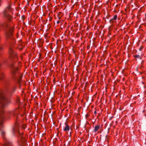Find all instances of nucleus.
Wrapping results in <instances>:
<instances>
[{"mask_svg":"<svg viewBox=\"0 0 146 146\" xmlns=\"http://www.w3.org/2000/svg\"><path fill=\"white\" fill-rule=\"evenodd\" d=\"M94 113L95 114H96V111H95Z\"/></svg>","mask_w":146,"mask_h":146,"instance_id":"nucleus-23","label":"nucleus"},{"mask_svg":"<svg viewBox=\"0 0 146 146\" xmlns=\"http://www.w3.org/2000/svg\"><path fill=\"white\" fill-rule=\"evenodd\" d=\"M14 29L13 27H9V30L7 33V36H10L12 35Z\"/></svg>","mask_w":146,"mask_h":146,"instance_id":"nucleus-6","label":"nucleus"},{"mask_svg":"<svg viewBox=\"0 0 146 146\" xmlns=\"http://www.w3.org/2000/svg\"><path fill=\"white\" fill-rule=\"evenodd\" d=\"M143 48V47H141L139 49V50L141 51L142 49Z\"/></svg>","mask_w":146,"mask_h":146,"instance_id":"nucleus-19","label":"nucleus"},{"mask_svg":"<svg viewBox=\"0 0 146 146\" xmlns=\"http://www.w3.org/2000/svg\"><path fill=\"white\" fill-rule=\"evenodd\" d=\"M2 0H0V7L1 6V1H2Z\"/></svg>","mask_w":146,"mask_h":146,"instance_id":"nucleus-20","label":"nucleus"},{"mask_svg":"<svg viewBox=\"0 0 146 146\" xmlns=\"http://www.w3.org/2000/svg\"><path fill=\"white\" fill-rule=\"evenodd\" d=\"M23 45L22 44L21 45V48H19L21 50H22V49L23 48Z\"/></svg>","mask_w":146,"mask_h":146,"instance_id":"nucleus-16","label":"nucleus"},{"mask_svg":"<svg viewBox=\"0 0 146 146\" xmlns=\"http://www.w3.org/2000/svg\"><path fill=\"white\" fill-rule=\"evenodd\" d=\"M19 99L18 98L16 102L17 103H19Z\"/></svg>","mask_w":146,"mask_h":146,"instance_id":"nucleus-18","label":"nucleus"},{"mask_svg":"<svg viewBox=\"0 0 146 146\" xmlns=\"http://www.w3.org/2000/svg\"><path fill=\"white\" fill-rule=\"evenodd\" d=\"M2 49V47L1 46H0V50H1Z\"/></svg>","mask_w":146,"mask_h":146,"instance_id":"nucleus-22","label":"nucleus"},{"mask_svg":"<svg viewBox=\"0 0 146 146\" xmlns=\"http://www.w3.org/2000/svg\"><path fill=\"white\" fill-rule=\"evenodd\" d=\"M4 146H12L11 143L8 140L5 141Z\"/></svg>","mask_w":146,"mask_h":146,"instance_id":"nucleus-7","label":"nucleus"},{"mask_svg":"<svg viewBox=\"0 0 146 146\" xmlns=\"http://www.w3.org/2000/svg\"><path fill=\"white\" fill-rule=\"evenodd\" d=\"M100 127V125H97L95 127L94 129V131L95 132Z\"/></svg>","mask_w":146,"mask_h":146,"instance_id":"nucleus-11","label":"nucleus"},{"mask_svg":"<svg viewBox=\"0 0 146 146\" xmlns=\"http://www.w3.org/2000/svg\"><path fill=\"white\" fill-rule=\"evenodd\" d=\"M10 55L11 58H13L16 60L17 58L16 53L13 51L11 47H10L9 49Z\"/></svg>","mask_w":146,"mask_h":146,"instance_id":"nucleus-4","label":"nucleus"},{"mask_svg":"<svg viewBox=\"0 0 146 146\" xmlns=\"http://www.w3.org/2000/svg\"><path fill=\"white\" fill-rule=\"evenodd\" d=\"M17 64H14V62H13L10 66L11 68V75L12 78L15 80H17L19 83L21 81V79L22 77V75L20 76L19 79L17 78V74L18 71V68L17 67Z\"/></svg>","mask_w":146,"mask_h":146,"instance_id":"nucleus-2","label":"nucleus"},{"mask_svg":"<svg viewBox=\"0 0 146 146\" xmlns=\"http://www.w3.org/2000/svg\"><path fill=\"white\" fill-rule=\"evenodd\" d=\"M26 125H24L23 126V129H25L26 127Z\"/></svg>","mask_w":146,"mask_h":146,"instance_id":"nucleus-15","label":"nucleus"},{"mask_svg":"<svg viewBox=\"0 0 146 146\" xmlns=\"http://www.w3.org/2000/svg\"><path fill=\"white\" fill-rule=\"evenodd\" d=\"M65 124L66 125V126L64 129V130L66 131H69L70 129V127L69 126L67 125H66V123H65Z\"/></svg>","mask_w":146,"mask_h":146,"instance_id":"nucleus-10","label":"nucleus"},{"mask_svg":"<svg viewBox=\"0 0 146 146\" xmlns=\"http://www.w3.org/2000/svg\"><path fill=\"white\" fill-rule=\"evenodd\" d=\"M89 116V115L88 114H86V118H87Z\"/></svg>","mask_w":146,"mask_h":146,"instance_id":"nucleus-17","label":"nucleus"},{"mask_svg":"<svg viewBox=\"0 0 146 146\" xmlns=\"http://www.w3.org/2000/svg\"><path fill=\"white\" fill-rule=\"evenodd\" d=\"M95 40V38H93V40Z\"/></svg>","mask_w":146,"mask_h":146,"instance_id":"nucleus-24","label":"nucleus"},{"mask_svg":"<svg viewBox=\"0 0 146 146\" xmlns=\"http://www.w3.org/2000/svg\"><path fill=\"white\" fill-rule=\"evenodd\" d=\"M19 110L17 109L15 111L13 112V115L15 117L17 116V115L19 114Z\"/></svg>","mask_w":146,"mask_h":146,"instance_id":"nucleus-9","label":"nucleus"},{"mask_svg":"<svg viewBox=\"0 0 146 146\" xmlns=\"http://www.w3.org/2000/svg\"><path fill=\"white\" fill-rule=\"evenodd\" d=\"M11 8V6L10 5H8L6 9L4 10L3 11V15L5 17L8 18L9 20H11V16L10 15L7 13V9H8L9 10Z\"/></svg>","mask_w":146,"mask_h":146,"instance_id":"nucleus-5","label":"nucleus"},{"mask_svg":"<svg viewBox=\"0 0 146 146\" xmlns=\"http://www.w3.org/2000/svg\"><path fill=\"white\" fill-rule=\"evenodd\" d=\"M60 21H58L57 22V24H58V23H60Z\"/></svg>","mask_w":146,"mask_h":146,"instance_id":"nucleus-21","label":"nucleus"},{"mask_svg":"<svg viewBox=\"0 0 146 146\" xmlns=\"http://www.w3.org/2000/svg\"><path fill=\"white\" fill-rule=\"evenodd\" d=\"M13 135L15 136L17 135L20 139L21 142L19 143L20 146H25L26 145V140L22 136V133H20L19 131L18 126H16L13 129Z\"/></svg>","mask_w":146,"mask_h":146,"instance_id":"nucleus-3","label":"nucleus"},{"mask_svg":"<svg viewBox=\"0 0 146 146\" xmlns=\"http://www.w3.org/2000/svg\"><path fill=\"white\" fill-rule=\"evenodd\" d=\"M0 129H1L3 127L4 122L11 118L12 112L11 111L5 112L4 108L9 105L10 100L3 92H0Z\"/></svg>","mask_w":146,"mask_h":146,"instance_id":"nucleus-1","label":"nucleus"},{"mask_svg":"<svg viewBox=\"0 0 146 146\" xmlns=\"http://www.w3.org/2000/svg\"><path fill=\"white\" fill-rule=\"evenodd\" d=\"M135 57L137 58H139L140 59H141V58L140 57V56L139 55H136L135 56Z\"/></svg>","mask_w":146,"mask_h":146,"instance_id":"nucleus-13","label":"nucleus"},{"mask_svg":"<svg viewBox=\"0 0 146 146\" xmlns=\"http://www.w3.org/2000/svg\"><path fill=\"white\" fill-rule=\"evenodd\" d=\"M5 132L4 131H3V130L1 131V134L3 137L5 135Z\"/></svg>","mask_w":146,"mask_h":146,"instance_id":"nucleus-12","label":"nucleus"},{"mask_svg":"<svg viewBox=\"0 0 146 146\" xmlns=\"http://www.w3.org/2000/svg\"><path fill=\"white\" fill-rule=\"evenodd\" d=\"M15 90V88H13V90H12V92H14Z\"/></svg>","mask_w":146,"mask_h":146,"instance_id":"nucleus-14","label":"nucleus"},{"mask_svg":"<svg viewBox=\"0 0 146 146\" xmlns=\"http://www.w3.org/2000/svg\"><path fill=\"white\" fill-rule=\"evenodd\" d=\"M117 15H115L110 20V23H112L114 21L116 20L117 18Z\"/></svg>","mask_w":146,"mask_h":146,"instance_id":"nucleus-8","label":"nucleus"}]
</instances>
